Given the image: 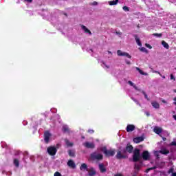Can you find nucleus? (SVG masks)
<instances>
[{"mask_svg": "<svg viewBox=\"0 0 176 176\" xmlns=\"http://www.w3.org/2000/svg\"><path fill=\"white\" fill-rule=\"evenodd\" d=\"M149 170H148V168H147L146 170V173H149Z\"/></svg>", "mask_w": 176, "mask_h": 176, "instance_id": "nucleus-55", "label": "nucleus"}, {"mask_svg": "<svg viewBox=\"0 0 176 176\" xmlns=\"http://www.w3.org/2000/svg\"><path fill=\"white\" fill-rule=\"evenodd\" d=\"M54 176H63L60 172H55Z\"/></svg>", "mask_w": 176, "mask_h": 176, "instance_id": "nucleus-37", "label": "nucleus"}, {"mask_svg": "<svg viewBox=\"0 0 176 176\" xmlns=\"http://www.w3.org/2000/svg\"><path fill=\"white\" fill-rule=\"evenodd\" d=\"M145 46H146V47H148V49H152L151 45H149V44H148V43H146V44H145Z\"/></svg>", "mask_w": 176, "mask_h": 176, "instance_id": "nucleus-41", "label": "nucleus"}, {"mask_svg": "<svg viewBox=\"0 0 176 176\" xmlns=\"http://www.w3.org/2000/svg\"><path fill=\"white\" fill-rule=\"evenodd\" d=\"M65 142L67 146H74V143L70 142L69 140H68V139H65Z\"/></svg>", "mask_w": 176, "mask_h": 176, "instance_id": "nucleus-26", "label": "nucleus"}, {"mask_svg": "<svg viewBox=\"0 0 176 176\" xmlns=\"http://www.w3.org/2000/svg\"><path fill=\"white\" fill-rule=\"evenodd\" d=\"M137 71L140 73V75H144V76H146L148 75V73L144 72L139 67H136Z\"/></svg>", "mask_w": 176, "mask_h": 176, "instance_id": "nucleus-25", "label": "nucleus"}, {"mask_svg": "<svg viewBox=\"0 0 176 176\" xmlns=\"http://www.w3.org/2000/svg\"><path fill=\"white\" fill-rule=\"evenodd\" d=\"M62 130L63 133H69V128L67 126H63Z\"/></svg>", "mask_w": 176, "mask_h": 176, "instance_id": "nucleus-27", "label": "nucleus"}, {"mask_svg": "<svg viewBox=\"0 0 176 176\" xmlns=\"http://www.w3.org/2000/svg\"><path fill=\"white\" fill-rule=\"evenodd\" d=\"M117 54L119 56V57H127V58H131V56L129 53H127L126 52H122V50H118L117 51Z\"/></svg>", "mask_w": 176, "mask_h": 176, "instance_id": "nucleus-4", "label": "nucleus"}, {"mask_svg": "<svg viewBox=\"0 0 176 176\" xmlns=\"http://www.w3.org/2000/svg\"><path fill=\"white\" fill-rule=\"evenodd\" d=\"M116 35H122V32H116Z\"/></svg>", "mask_w": 176, "mask_h": 176, "instance_id": "nucleus-50", "label": "nucleus"}, {"mask_svg": "<svg viewBox=\"0 0 176 176\" xmlns=\"http://www.w3.org/2000/svg\"><path fill=\"white\" fill-rule=\"evenodd\" d=\"M162 102H163L164 104H167V102L165 101L164 100H162Z\"/></svg>", "mask_w": 176, "mask_h": 176, "instance_id": "nucleus-52", "label": "nucleus"}, {"mask_svg": "<svg viewBox=\"0 0 176 176\" xmlns=\"http://www.w3.org/2000/svg\"><path fill=\"white\" fill-rule=\"evenodd\" d=\"M156 166L148 168V170L151 171V170H155Z\"/></svg>", "mask_w": 176, "mask_h": 176, "instance_id": "nucleus-44", "label": "nucleus"}, {"mask_svg": "<svg viewBox=\"0 0 176 176\" xmlns=\"http://www.w3.org/2000/svg\"><path fill=\"white\" fill-rule=\"evenodd\" d=\"M114 176H123V175L120 173L116 174Z\"/></svg>", "mask_w": 176, "mask_h": 176, "instance_id": "nucleus-48", "label": "nucleus"}, {"mask_svg": "<svg viewBox=\"0 0 176 176\" xmlns=\"http://www.w3.org/2000/svg\"><path fill=\"white\" fill-rule=\"evenodd\" d=\"M106 157H110V156H115V149L107 150V147H102L101 149Z\"/></svg>", "mask_w": 176, "mask_h": 176, "instance_id": "nucleus-1", "label": "nucleus"}, {"mask_svg": "<svg viewBox=\"0 0 176 176\" xmlns=\"http://www.w3.org/2000/svg\"><path fill=\"white\" fill-rule=\"evenodd\" d=\"M87 132L89 134H94V130H93V129H89Z\"/></svg>", "mask_w": 176, "mask_h": 176, "instance_id": "nucleus-38", "label": "nucleus"}, {"mask_svg": "<svg viewBox=\"0 0 176 176\" xmlns=\"http://www.w3.org/2000/svg\"><path fill=\"white\" fill-rule=\"evenodd\" d=\"M118 2L119 0L110 1H109V5H110V6H113V5H118Z\"/></svg>", "mask_w": 176, "mask_h": 176, "instance_id": "nucleus-24", "label": "nucleus"}, {"mask_svg": "<svg viewBox=\"0 0 176 176\" xmlns=\"http://www.w3.org/2000/svg\"><path fill=\"white\" fill-rule=\"evenodd\" d=\"M65 16H67V14H65Z\"/></svg>", "mask_w": 176, "mask_h": 176, "instance_id": "nucleus-61", "label": "nucleus"}, {"mask_svg": "<svg viewBox=\"0 0 176 176\" xmlns=\"http://www.w3.org/2000/svg\"><path fill=\"white\" fill-rule=\"evenodd\" d=\"M103 64L104 65H105L106 67L109 68V66L107 65L104 62H103Z\"/></svg>", "mask_w": 176, "mask_h": 176, "instance_id": "nucleus-51", "label": "nucleus"}, {"mask_svg": "<svg viewBox=\"0 0 176 176\" xmlns=\"http://www.w3.org/2000/svg\"><path fill=\"white\" fill-rule=\"evenodd\" d=\"M47 151L49 155H50V156H54V155L57 153V148H56V147L54 146L48 147Z\"/></svg>", "mask_w": 176, "mask_h": 176, "instance_id": "nucleus-6", "label": "nucleus"}, {"mask_svg": "<svg viewBox=\"0 0 176 176\" xmlns=\"http://www.w3.org/2000/svg\"><path fill=\"white\" fill-rule=\"evenodd\" d=\"M125 148L128 153H133V151H134V147H133V145L130 144V143H128L126 144Z\"/></svg>", "mask_w": 176, "mask_h": 176, "instance_id": "nucleus-12", "label": "nucleus"}, {"mask_svg": "<svg viewBox=\"0 0 176 176\" xmlns=\"http://www.w3.org/2000/svg\"><path fill=\"white\" fill-rule=\"evenodd\" d=\"M109 54H112V52L108 51Z\"/></svg>", "mask_w": 176, "mask_h": 176, "instance_id": "nucleus-54", "label": "nucleus"}, {"mask_svg": "<svg viewBox=\"0 0 176 176\" xmlns=\"http://www.w3.org/2000/svg\"><path fill=\"white\" fill-rule=\"evenodd\" d=\"M122 155H126V153H127V150H126V148H124L122 151Z\"/></svg>", "mask_w": 176, "mask_h": 176, "instance_id": "nucleus-40", "label": "nucleus"}, {"mask_svg": "<svg viewBox=\"0 0 176 176\" xmlns=\"http://www.w3.org/2000/svg\"><path fill=\"white\" fill-rule=\"evenodd\" d=\"M162 138L163 141H167V138H164L163 136H162Z\"/></svg>", "mask_w": 176, "mask_h": 176, "instance_id": "nucleus-47", "label": "nucleus"}, {"mask_svg": "<svg viewBox=\"0 0 176 176\" xmlns=\"http://www.w3.org/2000/svg\"><path fill=\"white\" fill-rule=\"evenodd\" d=\"M126 63L128 65H130V64H131V63L129 60H126Z\"/></svg>", "mask_w": 176, "mask_h": 176, "instance_id": "nucleus-45", "label": "nucleus"}, {"mask_svg": "<svg viewBox=\"0 0 176 176\" xmlns=\"http://www.w3.org/2000/svg\"><path fill=\"white\" fill-rule=\"evenodd\" d=\"M170 79L171 80H175V77H174V75L170 74Z\"/></svg>", "mask_w": 176, "mask_h": 176, "instance_id": "nucleus-42", "label": "nucleus"}, {"mask_svg": "<svg viewBox=\"0 0 176 176\" xmlns=\"http://www.w3.org/2000/svg\"><path fill=\"white\" fill-rule=\"evenodd\" d=\"M142 93L144 96V98H146V100H147V101H150L151 99H149V98H148V95L146 94V93H145V91H142Z\"/></svg>", "mask_w": 176, "mask_h": 176, "instance_id": "nucleus-31", "label": "nucleus"}, {"mask_svg": "<svg viewBox=\"0 0 176 176\" xmlns=\"http://www.w3.org/2000/svg\"><path fill=\"white\" fill-rule=\"evenodd\" d=\"M14 164L16 167H19L20 162L17 159H14Z\"/></svg>", "mask_w": 176, "mask_h": 176, "instance_id": "nucleus-30", "label": "nucleus"}, {"mask_svg": "<svg viewBox=\"0 0 176 176\" xmlns=\"http://www.w3.org/2000/svg\"><path fill=\"white\" fill-rule=\"evenodd\" d=\"M152 107H153L155 109H159L160 108V104H159V102L154 101L151 102Z\"/></svg>", "mask_w": 176, "mask_h": 176, "instance_id": "nucleus-20", "label": "nucleus"}, {"mask_svg": "<svg viewBox=\"0 0 176 176\" xmlns=\"http://www.w3.org/2000/svg\"><path fill=\"white\" fill-rule=\"evenodd\" d=\"M142 167V161H140L139 164L135 163L134 165L135 174H137Z\"/></svg>", "mask_w": 176, "mask_h": 176, "instance_id": "nucleus-8", "label": "nucleus"}, {"mask_svg": "<svg viewBox=\"0 0 176 176\" xmlns=\"http://www.w3.org/2000/svg\"><path fill=\"white\" fill-rule=\"evenodd\" d=\"M140 52H143L144 53H146L148 54V50H146V48L142 47L141 48H139Z\"/></svg>", "mask_w": 176, "mask_h": 176, "instance_id": "nucleus-34", "label": "nucleus"}, {"mask_svg": "<svg viewBox=\"0 0 176 176\" xmlns=\"http://www.w3.org/2000/svg\"><path fill=\"white\" fill-rule=\"evenodd\" d=\"M142 157L143 160H149V157H151L149 152H148V151H143V153H142Z\"/></svg>", "mask_w": 176, "mask_h": 176, "instance_id": "nucleus-9", "label": "nucleus"}, {"mask_svg": "<svg viewBox=\"0 0 176 176\" xmlns=\"http://www.w3.org/2000/svg\"><path fill=\"white\" fill-rule=\"evenodd\" d=\"M173 113H175V111H173Z\"/></svg>", "mask_w": 176, "mask_h": 176, "instance_id": "nucleus-59", "label": "nucleus"}, {"mask_svg": "<svg viewBox=\"0 0 176 176\" xmlns=\"http://www.w3.org/2000/svg\"><path fill=\"white\" fill-rule=\"evenodd\" d=\"M163 79H166V76H162Z\"/></svg>", "mask_w": 176, "mask_h": 176, "instance_id": "nucleus-56", "label": "nucleus"}, {"mask_svg": "<svg viewBox=\"0 0 176 176\" xmlns=\"http://www.w3.org/2000/svg\"><path fill=\"white\" fill-rule=\"evenodd\" d=\"M25 1H26V2H28L29 3H32V0H25Z\"/></svg>", "mask_w": 176, "mask_h": 176, "instance_id": "nucleus-46", "label": "nucleus"}, {"mask_svg": "<svg viewBox=\"0 0 176 176\" xmlns=\"http://www.w3.org/2000/svg\"><path fill=\"white\" fill-rule=\"evenodd\" d=\"M135 130V126L133 124H129L126 126L127 133H131V131H134Z\"/></svg>", "mask_w": 176, "mask_h": 176, "instance_id": "nucleus-13", "label": "nucleus"}, {"mask_svg": "<svg viewBox=\"0 0 176 176\" xmlns=\"http://www.w3.org/2000/svg\"><path fill=\"white\" fill-rule=\"evenodd\" d=\"M51 137H52V133H50L49 131H46L44 133V141L45 144H49Z\"/></svg>", "mask_w": 176, "mask_h": 176, "instance_id": "nucleus-5", "label": "nucleus"}, {"mask_svg": "<svg viewBox=\"0 0 176 176\" xmlns=\"http://www.w3.org/2000/svg\"><path fill=\"white\" fill-rule=\"evenodd\" d=\"M154 74H158V75H160V76H162V74H160V72H157V71H153V72Z\"/></svg>", "mask_w": 176, "mask_h": 176, "instance_id": "nucleus-43", "label": "nucleus"}, {"mask_svg": "<svg viewBox=\"0 0 176 176\" xmlns=\"http://www.w3.org/2000/svg\"><path fill=\"white\" fill-rule=\"evenodd\" d=\"M97 174V172L96 171V169L94 168L91 167L89 170L88 169V175L89 176H94Z\"/></svg>", "mask_w": 176, "mask_h": 176, "instance_id": "nucleus-14", "label": "nucleus"}, {"mask_svg": "<svg viewBox=\"0 0 176 176\" xmlns=\"http://www.w3.org/2000/svg\"><path fill=\"white\" fill-rule=\"evenodd\" d=\"M170 145V146H176V142H171Z\"/></svg>", "mask_w": 176, "mask_h": 176, "instance_id": "nucleus-39", "label": "nucleus"}, {"mask_svg": "<svg viewBox=\"0 0 176 176\" xmlns=\"http://www.w3.org/2000/svg\"><path fill=\"white\" fill-rule=\"evenodd\" d=\"M134 38L136 41L137 45H138V46H142V43H141V41L140 40V38H138V36L137 34L134 35Z\"/></svg>", "mask_w": 176, "mask_h": 176, "instance_id": "nucleus-21", "label": "nucleus"}, {"mask_svg": "<svg viewBox=\"0 0 176 176\" xmlns=\"http://www.w3.org/2000/svg\"><path fill=\"white\" fill-rule=\"evenodd\" d=\"M174 173V168H170L168 170V174H173Z\"/></svg>", "mask_w": 176, "mask_h": 176, "instance_id": "nucleus-36", "label": "nucleus"}, {"mask_svg": "<svg viewBox=\"0 0 176 176\" xmlns=\"http://www.w3.org/2000/svg\"><path fill=\"white\" fill-rule=\"evenodd\" d=\"M153 36H157V38H162V36H163V34L162 33H153Z\"/></svg>", "mask_w": 176, "mask_h": 176, "instance_id": "nucleus-32", "label": "nucleus"}, {"mask_svg": "<svg viewBox=\"0 0 176 176\" xmlns=\"http://www.w3.org/2000/svg\"><path fill=\"white\" fill-rule=\"evenodd\" d=\"M154 133H155V134H157L158 135H160V137H162V135H160L161 133H163V129H162L161 127H157L155 126L153 129Z\"/></svg>", "mask_w": 176, "mask_h": 176, "instance_id": "nucleus-11", "label": "nucleus"}, {"mask_svg": "<svg viewBox=\"0 0 176 176\" xmlns=\"http://www.w3.org/2000/svg\"><path fill=\"white\" fill-rule=\"evenodd\" d=\"M172 176H176V173H172Z\"/></svg>", "mask_w": 176, "mask_h": 176, "instance_id": "nucleus-53", "label": "nucleus"}, {"mask_svg": "<svg viewBox=\"0 0 176 176\" xmlns=\"http://www.w3.org/2000/svg\"><path fill=\"white\" fill-rule=\"evenodd\" d=\"M93 5H94V6L98 5V3H97V1H94V2L93 3Z\"/></svg>", "mask_w": 176, "mask_h": 176, "instance_id": "nucleus-49", "label": "nucleus"}, {"mask_svg": "<svg viewBox=\"0 0 176 176\" xmlns=\"http://www.w3.org/2000/svg\"><path fill=\"white\" fill-rule=\"evenodd\" d=\"M81 28L82 30H83L85 34H89V35H91V32L86 26L81 25Z\"/></svg>", "mask_w": 176, "mask_h": 176, "instance_id": "nucleus-19", "label": "nucleus"}, {"mask_svg": "<svg viewBox=\"0 0 176 176\" xmlns=\"http://www.w3.org/2000/svg\"><path fill=\"white\" fill-rule=\"evenodd\" d=\"M128 84L130 85V86H133L134 87L135 90H138V91H141V89H139L138 87L133 82L131 81H128Z\"/></svg>", "mask_w": 176, "mask_h": 176, "instance_id": "nucleus-22", "label": "nucleus"}, {"mask_svg": "<svg viewBox=\"0 0 176 176\" xmlns=\"http://www.w3.org/2000/svg\"><path fill=\"white\" fill-rule=\"evenodd\" d=\"M82 138H85V136H82Z\"/></svg>", "mask_w": 176, "mask_h": 176, "instance_id": "nucleus-60", "label": "nucleus"}, {"mask_svg": "<svg viewBox=\"0 0 176 176\" xmlns=\"http://www.w3.org/2000/svg\"><path fill=\"white\" fill-rule=\"evenodd\" d=\"M123 10H124V12H129L130 11V8L127 6H124L122 8Z\"/></svg>", "mask_w": 176, "mask_h": 176, "instance_id": "nucleus-35", "label": "nucleus"}, {"mask_svg": "<svg viewBox=\"0 0 176 176\" xmlns=\"http://www.w3.org/2000/svg\"><path fill=\"white\" fill-rule=\"evenodd\" d=\"M83 146H85V148H87L88 149H94L95 145L94 143H90L89 142H87L83 144Z\"/></svg>", "mask_w": 176, "mask_h": 176, "instance_id": "nucleus-10", "label": "nucleus"}, {"mask_svg": "<svg viewBox=\"0 0 176 176\" xmlns=\"http://www.w3.org/2000/svg\"><path fill=\"white\" fill-rule=\"evenodd\" d=\"M162 45L165 47V49H169L170 46L168 45V43H167L166 41H162Z\"/></svg>", "mask_w": 176, "mask_h": 176, "instance_id": "nucleus-29", "label": "nucleus"}, {"mask_svg": "<svg viewBox=\"0 0 176 176\" xmlns=\"http://www.w3.org/2000/svg\"><path fill=\"white\" fill-rule=\"evenodd\" d=\"M80 171H89V168H87V164L85 163H83L80 166Z\"/></svg>", "mask_w": 176, "mask_h": 176, "instance_id": "nucleus-17", "label": "nucleus"}, {"mask_svg": "<svg viewBox=\"0 0 176 176\" xmlns=\"http://www.w3.org/2000/svg\"><path fill=\"white\" fill-rule=\"evenodd\" d=\"M160 151H155L154 155L157 157V159H160Z\"/></svg>", "mask_w": 176, "mask_h": 176, "instance_id": "nucleus-33", "label": "nucleus"}, {"mask_svg": "<svg viewBox=\"0 0 176 176\" xmlns=\"http://www.w3.org/2000/svg\"><path fill=\"white\" fill-rule=\"evenodd\" d=\"M175 93H176V89L174 90Z\"/></svg>", "mask_w": 176, "mask_h": 176, "instance_id": "nucleus-58", "label": "nucleus"}, {"mask_svg": "<svg viewBox=\"0 0 176 176\" xmlns=\"http://www.w3.org/2000/svg\"><path fill=\"white\" fill-rule=\"evenodd\" d=\"M140 159H141V153L140 152V149L135 148L133 155V162L134 163H137V162H140Z\"/></svg>", "mask_w": 176, "mask_h": 176, "instance_id": "nucleus-2", "label": "nucleus"}, {"mask_svg": "<svg viewBox=\"0 0 176 176\" xmlns=\"http://www.w3.org/2000/svg\"><path fill=\"white\" fill-rule=\"evenodd\" d=\"M67 166L71 168H76V164H75V162L72 160H69L67 162Z\"/></svg>", "mask_w": 176, "mask_h": 176, "instance_id": "nucleus-15", "label": "nucleus"}, {"mask_svg": "<svg viewBox=\"0 0 176 176\" xmlns=\"http://www.w3.org/2000/svg\"><path fill=\"white\" fill-rule=\"evenodd\" d=\"M99 170L100 173H107V168H105L104 164H99Z\"/></svg>", "mask_w": 176, "mask_h": 176, "instance_id": "nucleus-18", "label": "nucleus"}, {"mask_svg": "<svg viewBox=\"0 0 176 176\" xmlns=\"http://www.w3.org/2000/svg\"><path fill=\"white\" fill-rule=\"evenodd\" d=\"M174 101H176V97L174 98Z\"/></svg>", "mask_w": 176, "mask_h": 176, "instance_id": "nucleus-57", "label": "nucleus"}, {"mask_svg": "<svg viewBox=\"0 0 176 176\" xmlns=\"http://www.w3.org/2000/svg\"><path fill=\"white\" fill-rule=\"evenodd\" d=\"M90 157L91 160H98V162H100L104 159V155H102V154L93 153L91 154Z\"/></svg>", "mask_w": 176, "mask_h": 176, "instance_id": "nucleus-3", "label": "nucleus"}, {"mask_svg": "<svg viewBox=\"0 0 176 176\" xmlns=\"http://www.w3.org/2000/svg\"><path fill=\"white\" fill-rule=\"evenodd\" d=\"M160 153H162V155H168V153H170V151L164 148L161 151H160Z\"/></svg>", "mask_w": 176, "mask_h": 176, "instance_id": "nucleus-23", "label": "nucleus"}, {"mask_svg": "<svg viewBox=\"0 0 176 176\" xmlns=\"http://www.w3.org/2000/svg\"><path fill=\"white\" fill-rule=\"evenodd\" d=\"M68 155L70 156V157H75V152L72 150L68 151Z\"/></svg>", "mask_w": 176, "mask_h": 176, "instance_id": "nucleus-28", "label": "nucleus"}, {"mask_svg": "<svg viewBox=\"0 0 176 176\" xmlns=\"http://www.w3.org/2000/svg\"><path fill=\"white\" fill-rule=\"evenodd\" d=\"M116 159L118 160H120L121 159H127V155L126 154H122V153L120 151H118L117 152V154L116 155Z\"/></svg>", "mask_w": 176, "mask_h": 176, "instance_id": "nucleus-7", "label": "nucleus"}, {"mask_svg": "<svg viewBox=\"0 0 176 176\" xmlns=\"http://www.w3.org/2000/svg\"><path fill=\"white\" fill-rule=\"evenodd\" d=\"M142 141H144V137L142 136L137 137L133 139V142L135 144H140V142H142Z\"/></svg>", "mask_w": 176, "mask_h": 176, "instance_id": "nucleus-16", "label": "nucleus"}]
</instances>
